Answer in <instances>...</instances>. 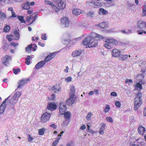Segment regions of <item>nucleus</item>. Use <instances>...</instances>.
Returning a JSON list of instances; mask_svg holds the SVG:
<instances>
[{
    "label": "nucleus",
    "instance_id": "26",
    "mask_svg": "<svg viewBox=\"0 0 146 146\" xmlns=\"http://www.w3.org/2000/svg\"><path fill=\"white\" fill-rule=\"evenodd\" d=\"M99 13L100 14L102 13L104 15H107L108 14V12L103 8H100L99 9Z\"/></svg>",
    "mask_w": 146,
    "mask_h": 146
},
{
    "label": "nucleus",
    "instance_id": "21",
    "mask_svg": "<svg viewBox=\"0 0 146 146\" xmlns=\"http://www.w3.org/2000/svg\"><path fill=\"white\" fill-rule=\"evenodd\" d=\"M74 98H69L66 100V103L69 106H71L74 102Z\"/></svg>",
    "mask_w": 146,
    "mask_h": 146
},
{
    "label": "nucleus",
    "instance_id": "40",
    "mask_svg": "<svg viewBox=\"0 0 146 146\" xmlns=\"http://www.w3.org/2000/svg\"><path fill=\"white\" fill-rule=\"evenodd\" d=\"M19 20L21 21V23H25L26 22L25 21L23 17L19 16Z\"/></svg>",
    "mask_w": 146,
    "mask_h": 146
},
{
    "label": "nucleus",
    "instance_id": "10",
    "mask_svg": "<svg viewBox=\"0 0 146 146\" xmlns=\"http://www.w3.org/2000/svg\"><path fill=\"white\" fill-rule=\"evenodd\" d=\"M18 99V92H16L13 96L11 101L12 104H14L17 102Z\"/></svg>",
    "mask_w": 146,
    "mask_h": 146
},
{
    "label": "nucleus",
    "instance_id": "14",
    "mask_svg": "<svg viewBox=\"0 0 146 146\" xmlns=\"http://www.w3.org/2000/svg\"><path fill=\"white\" fill-rule=\"evenodd\" d=\"M55 56L54 53H52L48 56L44 60L45 62V63L50 60L52 59Z\"/></svg>",
    "mask_w": 146,
    "mask_h": 146
},
{
    "label": "nucleus",
    "instance_id": "41",
    "mask_svg": "<svg viewBox=\"0 0 146 146\" xmlns=\"http://www.w3.org/2000/svg\"><path fill=\"white\" fill-rule=\"evenodd\" d=\"M92 114L90 112L88 113L87 115L86 116V118L88 120H90V117L92 116Z\"/></svg>",
    "mask_w": 146,
    "mask_h": 146
},
{
    "label": "nucleus",
    "instance_id": "52",
    "mask_svg": "<svg viewBox=\"0 0 146 146\" xmlns=\"http://www.w3.org/2000/svg\"><path fill=\"white\" fill-rule=\"evenodd\" d=\"M52 90H55V92H58L60 90L59 89H57L55 87V86H54L52 88Z\"/></svg>",
    "mask_w": 146,
    "mask_h": 146
},
{
    "label": "nucleus",
    "instance_id": "23",
    "mask_svg": "<svg viewBox=\"0 0 146 146\" xmlns=\"http://www.w3.org/2000/svg\"><path fill=\"white\" fill-rule=\"evenodd\" d=\"M22 7L24 9L28 10L30 9L29 2L27 1L25 4L22 5Z\"/></svg>",
    "mask_w": 146,
    "mask_h": 146
},
{
    "label": "nucleus",
    "instance_id": "4",
    "mask_svg": "<svg viewBox=\"0 0 146 146\" xmlns=\"http://www.w3.org/2000/svg\"><path fill=\"white\" fill-rule=\"evenodd\" d=\"M51 117V114L50 113L46 112L43 113L41 116L40 121L42 123H45L48 121Z\"/></svg>",
    "mask_w": 146,
    "mask_h": 146
},
{
    "label": "nucleus",
    "instance_id": "28",
    "mask_svg": "<svg viewBox=\"0 0 146 146\" xmlns=\"http://www.w3.org/2000/svg\"><path fill=\"white\" fill-rule=\"evenodd\" d=\"M31 57L30 55H28L27 56V58H26L25 59V63L27 65H29L30 64L31 62V60L30 59L31 58Z\"/></svg>",
    "mask_w": 146,
    "mask_h": 146
},
{
    "label": "nucleus",
    "instance_id": "16",
    "mask_svg": "<svg viewBox=\"0 0 146 146\" xmlns=\"http://www.w3.org/2000/svg\"><path fill=\"white\" fill-rule=\"evenodd\" d=\"M82 51L80 50H76L72 52V56L73 57L79 56L81 53Z\"/></svg>",
    "mask_w": 146,
    "mask_h": 146
},
{
    "label": "nucleus",
    "instance_id": "49",
    "mask_svg": "<svg viewBox=\"0 0 146 146\" xmlns=\"http://www.w3.org/2000/svg\"><path fill=\"white\" fill-rule=\"evenodd\" d=\"M87 15L88 17H93L94 15V13L91 12H89L87 13Z\"/></svg>",
    "mask_w": 146,
    "mask_h": 146
},
{
    "label": "nucleus",
    "instance_id": "62",
    "mask_svg": "<svg viewBox=\"0 0 146 146\" xmlns=\"http://www.w3.org/2000/svg\"><path fill=\"white\" fill-rule=\"evenodd\" d=\"M38 44L42 47H44L45 46V44L44 43H42L40 42H38Z\"/></svg>",
    "mask_w": 146,
    "mask_h": 146
},
{
    "label": "nucleus",
    "instance_id": "47",
    "mask_svg": "<svg viewBox=\"0 0 146 146\" xmlns=\"http://www.w3.org/2000/svg\"><path fill=\"white\" fill-rule=\"evenodd\" d=\"M9 45L6 43H5L3 45V48L4 50H6L7 49Z\"/></svg>",
    "mask_w": 146,
    "mask_h": 146
},
{
    "label": "nucleus",
    "instance_id": "6",
    "mask_svg": "<svg viewBox=\"0 0 146 146\" xmlns=\"http://www.w3.org/2000/svg\"><path fill=\"white\" fill-rule=\"evenodd\" d=\"M11 60V57L9 56H6L3 58L2 61L3 64L5 66H7L9 64V62Z\"/></svg>",
    "mask_w": 146,
    "mask_h": 146
},
{
    "label": "nucleus",
    "instance_id": "1",
    "mask_svg": "<svg viewBox=\"0 0 146 146\" xmlns=\"http://www.w3.org/2000/svg\"><path fill=\"white\" fill-rule=\"evenodd\" d=\"M104 38V37L95 33L92 32L86 37L83 40L82 44L86 46V48H91L96 46L98 44V41L94 39L97 38L100 40Z\"/></svg>",
    "mask_w": 146,
    "mask_h": 146
},
{
    "label": "nucleus",
    "instance_id": "56",
    "mask_svg": "<svg viewBox=\"0 0 146 146\" xmlns=\"http://www.w3.org/2000/svg\"><path fill=\"white\" fill-rule=\"evenodd\" d=\"M70 90L71 91H75V89L74 88V87L73 85L71 86L70 87Z\"/></svg>",
    "mask_w": 146,
    "mask_h": 146
},
{
    "label": "nucleus",
    "instance_id": "31",
    "mask_svg": "<svg viewBox=\"0 0 146 146\" xmlns=\"http://www.w3.org/2000/svg\"><path fill=\"white\" fill-rule=\"evenodd\" d=\"M45 129L44 128H42L38 130V134L40 135H43L44 134Z\"/></svg>",
    "mask_w": 146,
    "mask_h": 146
},
{
    "label": "nucleus",
    "instance_id": "55",
    "mask_svg": "<svg viewBox=\"0 0 146 146\" xmlns=\"http://www.w3.org/2000/svg\"><path fill=\"white\" fill-rule=\"evenodd\" d=\"M10 44L11 46H13L14 47H15L18 46V44L17 43H15L14 42H12Z\"/></svg>",
    "mask_w": 146,
    "mask_h": 146
},
{
    "label": "nucleus",
    "instance_id": "27",
    "mask_svg": "<svg viewBox=\"0 0 146 146\" xmlns=\"http://www.w3.org/2000/svg\"><path fill=\"white\" fill-rule=\"evenodd\" d=\"M33 47V44H31L28 45L26 48V51L28 53H30Z\"/></svg>",
    "mask_w": 146,
    "mask_h": 146
},
{
    "label": "nucleus",
    "instance_id": "19",
    "mask_svg": "<svg viewBox=\"0 0 146 146\" xmlns=\"http://www.w3.org/2000/svg\"><path fill=\"white\" fill-rule=\"evenodd\" d=\"M6 38L7 39L8 41L11 42L13 40H17V38L13 35H7L6 36Z\"/></svg>",
    "mask_w": 146,
    "mask_h": 146
},
{
    "label": "nucleus",
    "instance_id": "43",
    "mask_svg": "<svg viewBox=\"0 0 146 146\" xmlns=\"http://www.w3.org/2000/svg\"><path fill=\"white\" fill-rule=\"evenodd\" d=\"M106 119L107 121L109 122L113 123V119L111 117H107Z\"/></svg>",
    "mask_w": 146,
    "mask_h": 146
},
{
    "label": "nucleus",
    "instance_id": "11",
    "mask_svg": "<svg viewBox=\"0 0 146 146\" xmlns=\"http://www.w3.org/2000/svg\"><path fill=\"white\" fill-rule=\"evenodd\" d=\"M58 6L60 9H64L66 7L65 0H61L58 4Z\"/></svg>",
    "mask_w": 146,
    "mask_h": 146
},
{
    "label": "nucleus",
    "instance_id": "13",
    "mask_svg": "<svg viewBox=\"0 0 146 146\" xmlns=\"http://www.w3.org/2000/svg\"><path fill=\"white\" fill-rule=\"evenodd\" d=\"M144 82H142V81H140L139 82H137L135 86V88L134 90H137L138 89L141 90L142 89V84H144Z\"/></svg>",
    "mask_w": 146,
    "mask_h": 146
},
{
    "label": "nucleus",
    "instance_id": "48",
    "mask_svg": "<svg viewBox=\"0 0 146 146\" xmlns=\"http://www.w3.org/2000/svg\"><path fill=\"white\" fill-rule=\"evenodd\" d=\"M33 8H30L27 11V13L29 14H31L33 13Z\"/></svg>",
    "mask_w": 146,
    "mask_h": 146
},
{
    "label": "nucleus",
    "instance_id": "22",
    "mask_svg": "<svg viewBox=\"0 0 146 146\" xmlns=\"http://www.w3.org/2000/svg\"><path fill=\"white\" fill-rule=\"evenodd\" d=\"M72 13L76 15H78L82 13V10L80 9H74L73 10Z\"/></svg>",
    "mask_w": 146,
    "mask_h": 146
},
{
    "label": "nucleus",
    "instance_id": "46",
    "mask_svg": "<svg viewBox=\"0 0 146 146\" xmlns=\"http://www.w3.org/2000/svg\"><path fill=\"white\" fill-rule=\"evenodd\" d=\"M75 92L74 91H71L70 93V97L74 98L75 95Z\"/></svg>",
    "mask_w": 146,
    "mask_h": 146
},
{
    "label": "nucleus",
    "instance_id": "38",
    "mask_svg": "<svg viewBox=\"0 0 146 146\" xmlns=\"http://www.w3.org/2000/svg\"><path fill=\"white\" fill-rule=\"evenodd\" d=\"M6 15L5 13L2 12L0 10V17L2 19H4L5 18Z\"/></svg>",
    "mask_w": 146,
    "mask_h": 146
},
{
    "label": "nucleus",
    "instance_id": "3",
    "mask_svg": "<svg viewBox=\"0 0 146 146\" xmlns=\"http://www.w3.org/2000/svg\"><path fill=\"white\" fill-rule=\"evenodd\" d=\"M105 43L104 44V46L109 49H110L112 48V45L118 46L120 43L118 42L116 40L112 38L106 39L105 41Z\"/></svg>",
    "mask_w": 146,
    "mask_h": 146
},
{
    "label": "nucleus",
    "instance_id": "5",
    "mask_svg": "<svg viewBox=\"0 0 146 146\" xmlns=\"http://www.w3.org/2000/svg\"><path fill=\"white\" fill-rule=\"evenodd\" d=\"M67 110V107L64 102H61L59 106V112L60 114H64Z\"/></svg>",
    "mask_w": 146,
    "mask_h": 146
},
{
    "label": "nucleus",
    "instance_id": "57",
    "mask_svg": "<svg viewBox=\"0 0 146 146\" xmlns=\"http://www.w3.org/2000/svg\"><path fill=\"white\" fill-rule=\"evenodd\" d=\"M86 128V126L84 125H83L80 127V129L82 130H84Z\"/></svg>",
    "mask_w": 146,
    "mask_h": 146
},
{
    "label": "nucleus",
    "instance_id": "45",
    "mask_svg": "<svg viewBox=\"0 0 146 146\" xmlns=\"http://www.w3.org/2000/svg\"><path fill=\"white\" fill-rule=\"evenodd\" d=\"M115 104L118 108H119L121 107V104L120 102L118 101H116L115 102Z\"/></svg>",
    "mask_w": 146,
    "mask_h": 146
},
{
    "label": "nucleus",
    "instance_id": "64",
    "mask_svg": "<svg viewBox=\"0 0 146 146\" xmlns=\"http://www.w3.org/2000/svg\"><path fill=\"white\" fill-rule=\"evenodd\" d=\"M143 114L144 116H146V107L144 110Z\"/></svg>",
    "mask_w": 146,
    "mask_h": 146
},
{
    "label": "nucleus",
    "instance_id": "15",
    "mask_svg": "<svg viewBox=\"0 0 146 146\" xmlns=\"http://www.w3.org/2000/svg\"><path fill=\"white\" fill-rule=\"evenodd\" d=\"M36 16H35L34 17L32 15H30V17H27V21L28 23H29L31 21V23H32L36 19Z\"/></svg>",
    "mask_w": 146,
    "mask_h": 146
},
{
    "label": "nucleus",
    "instance_id": "63",
    "mask_svg": "<svg viewBox=\"0 0 146 146\" xmlns=\"http://www.w3.org/2000/svg\"><path fill=\"white\" fill-rule=\"evenodd\" d=\"M13 72L14 73V74H16L18 72V69H13Z\"/></svg>",
    "mask_w": 146,
    "mask_h": 146
},
{
    "label": "nucleus",
    "instance_id": "20",
    "mask_svg": "<svg viewBox=\"0 0 146 146\" xmlns=\"http://www.w3.org/2000/svg\"><path fill=\"white\" fill-rule=\"evenodd\" d=\"M5 107V101H4L0 106V113L1 114H2L3 113Z\"/></svg>",
    "mask_w": 146,
    "mask_h": 146
},
{
    "label": "nucleus",
    "instance_id": "25",
    "mask_svg": "<svg viewBox=\"0 0 146 146\" xmlns=\"http://www.w3.org/2000/svg\"><path fill=\"white\" fill-rule=\"evenodd\" d=\"M128 57V56L126 54H120L118 57L119 60H124L127 59Z\"/></svg>",
    "mask_w": 146,
    "mask_h": 146
},
{
    "label": "nucleus",
    "instance_id": "30",
    "mask_svg": "<svg viewBox=\"0 0 146 146\" xmlns=\"http://www.w3.org/2000/svg\"><path fill=\"white\" fill-rule=\"evenodd\" d=\"M10 30V27L9 25H6L4 28L3 31L5 33L9 32Z\"/></svg>",
    "mask_w": 146,
    "mask_h": 146
},
{
    "label": "nucleus",
    "instance_id": "60",
    "mask_svg": "<svg viewBox=\"0 0 146 146\" xmlns=\"http://www.w3.org/2000/svg\"><path fill=\"white\" fill-rule=\"evenodd\" d=\"M111 95L113 96H116L117 95V94L115 92H113L111 93Z\"/></svg>",
    "mask_w": 146,
    "mask_h": 146
},
{
    "label": "nucleus",
    "instance_id": "37",
    "mask_svg": "<svg viewBox=\"0 0 146 146\" xmlns=\"http://www.w3.org/2000/svg\"><path fill=\"white\" fill-rule=\"evenodd\" d=\"M18 30L17 29H15L13 32V33L14 34V36L16 38H17V39L18 37Z\"/></svg>",
    "mask_w": 146,
    "mask_h": 146
},
{
    "label": "nucleus",
    "instance_id": "12",
    "mask_svg": "<svg viewBox=\"0 0 146 146\" xmlns=\"http://www.w3.org/2000/svg\"><path fill=\"white\" fill-rule=\"evenodd\" d=\"M45 62L43 60L38 62L35 65V68L36 69H38L42 68L45 64Z\"/></svg>",
    "mask_w": 146,
    "mask_h": 146
},
{
    "label": "nucleus",
    "instance_id": "32",
    "mask_svg": "<svg viewBox=\"0 0 146 146\" xmlns=\"http://www.w3.org/2000/svg\"><path fill=\"white\" fill-rule=\"evenodd\" d=\"M110 110V106L106 104V105L105 106V108L104 110V111L105 113H107L108 112V111Z\"/></svg>",
    "mask_w": 146,
    "mask_h": 146
},
{
    "label": "nucleus",
    "instance_id": "39",
    "mask_svg": "<svg viewBox=\"0 0 146 146\" xmlns=\"http://www.w3.org/2000/svg\"><path fill=\"white\" fill-rule=\"evenodd\" d=\"M133 83V80L131 79H127L125 80V84H128L129 85H130L129 83Z\"/></svg>",
    "mask_w": 146,
    "mask_h": 146
},
{
    "label": "nucleus",
    "instance_id": "51",
    "mask_svg": "<svg viewBox=\"0 0 146 146\" xmlns=\"http://www.w3.org/2000/svg\"><path fill=\"white\" fill-rule=\"evenodd\" d=\"M41 38L42 40H46L47 39L46 34H42Z\"/></svg>",
    "mask_w": 146,
    "mask_h": 146
},
{
    "label": "nucleus",
    "instance_id": "35",
    "mask_svg": "<svg viewBox=\"0 0 146 146\" xmlns=\"http://www.w3.org/2000/svg\"><path fill=\"white\" fill-rule=\"evenodd\" d=\"M26 82H27L25 80H21L19 84V88H21V86H23Z\"/></svg>",
    "mask_w": 146,
    "mask_h": 146
},
{
    "label": "nucleus",
    "instance_id": "50",
    "mask_svg": "<svg viewBox=\"0 0 146 146\" xmlns=\"http://www.w3.org/2000/svg\"><path fill=\"white\" fill-rule=\"evenodd\" d=\"M27 135L28 137V141L30 142L33 140V138L31 136L30 134H28Z\"/></svg>",
    "mask_w": 146,
    "mask_h": 146
},
{
    "label": "nucleus",
    "instance_id": "29",
    "mask_svg": "<svg viewBox=\"0 0 146 146\" xmlns=\"http://www.w3.org/2000/svg\"><path fill=\"white\" fill-rule=\"evenodd\" d=\"M106 24L105 22H103L101 23H100L98 25V26L101 28H106Z\"/></svg>",
    "mask_w": 146,
    "mask_h": 146
},
{
    "label": "nucleus",
    "instance_id": "34",
    "mask_svg": "<svg viewBox=\"0 0 146 146\" xmlns=\"http://www.w3.org/2000/svg\"><path fill=\"white\" fill-rule=\"evenodd\" d=\"M130 146H139L136 141H130Z\"/></svg>",
    "mask_w": 146,
    "mask_h": 146
},
{
    "label": "nucleus",
    "instance_id": "36",
    "mask_svg": "<svg viewBox=\"0 0 146 146\" xmlns=\"http://www.w3.org/2000/svg\"><path fill=\"white\" fill-rule=\"evenodd\" d=\"M60 138H57L56 141H54L52 143V146H56L59 142Z\"/></svg>",
    "mask_w": 146,
    "mask_h": 146
},
{
    "label": "nucleus",
    "instance_id": "24",
    "mask_svg": "<svg viewBox=\"0 0 146 146\" xmlns=\"http://www.w3.org/2000/svg\"><path fill=\"white\" fill-rule=\"evenodd\" d=\"M64 117L66 119L67 121L69 120L70 119V113L69 112H64Z\"/></svg>",
    "mask_w": 146,
    "mask_h": 146
},
{
    "label": "nucleus",
    "instance_id": "53",
    "mask_svg": "<svg viewBox=\"0 0 146 146\" xmlns=\"http://www.w3.org/2000/svg\"><path fill=\"white\" fill-rule=\"evenodd\" d=\"M50 127H52L54 129H56L57 128V125H55V123H52L50 125Z\"/></svg>",
    "mask_w": 146,
    "mask_h": 146
},
{
    "label": "nucleus",
    "instance_id": "2",
    "mask_svg": "<svg viewBox=\"0 0 146 146\" xmlns=\"http://www.w3.org/2000/svg\"><path fill=\"white\" fill-rule=\"evenodd\" d=\"M136 96L134 99V108L137 110L142 105L143 102L142 100V94L140 92L136 94Z\"/></svg>",
    "mask_w": 146,
    "mask_h": 146
},
{
    "label": "nucleus",
    "instance_id": "17",
    "mask_svg": "<svg viewBox=\"0 0 146 146\" xmlns=\"http://www.w3.org/2000/svg\"><path fill=\"white\" fill-rule=\"evenodd\" d=\"M138 26L140 29L146 27V23L143 21H139L138 23Z\"/></svg>",
    "mask_w": 146,
    "mask_h": 146
},
{
    "label": "nucleus",
    "instance_id": "54",
    "mask_svg": "<svg viewBox=\"0 0 146 146\" xmlns=\"http://www.w3.org/2000/svg\"><path fill=\"white\" fill-rule=\"evenodd\" d=\"M72 79L71 77H68L66 79V80L67 82H70L71 81Z\"/></svg>",
    "mask_w": 146,
    "mask_h": 146
},
{
    "label": "nucleus",
    "instance_id": "58",
    "mask_svg": "<svg viewBox=\"0 0 146 146\" xmlns=\"http://www.w3.org/2000/svg\"><path fill=\"white\" fill-rule=\"evenodd\" d=\"M12 15L11 16V17H16V15L14 11H13L11 12Z\"/></svg>",
    "mask_w": 146,
    "mask_h": 146
},
{
    "label": "nucleus",
    "instance_id": "18",
    "mask_svg": "<svg viewBox=\"0 0 146 146\" xmlns=\"http://www.w3.org/2000/svg\"><path fill=\"white\" fill-rule=\"evenodd\" d=\"M138 131L140 134L143 135L145 131V129L144 127L140 126L138 129Z\"/></svg>",
    "mask_w": 146,
    "mask_h": 146
},
{
    "label": "nucleus",
    "instance_id": "44",
    "mask_svg": "<svg viewBox=\"0 0 146 146\" xmlns=\"http://www.w3.org/2000/svg\"><path fill=\"white\" fill-rule=\"evenodd\" d=\"M142 14L143 16H146V6L144 5V6L143 8Z\"/></svg>",
    "mask_w": 146,
    "mask_h": 146
},
{
    "label": "nucleus",
    "instance_id": "8",
    "mask_svg": "<svg viewBox=\"0 0 146 146\" xmlns=\"http://www.w3.org/2000/svg\"><path fill=\"white\" fill-rule=\"evenodd\" d=\"M121 51L116 48H114L112 49V56L114 57H119Z\"/></svg>",
    "mask_w": 146,
    "mask_h": 146
},
{
    "label": "nucleus",
    "instance_id": "33",
    "mask_svg": "<svg viewBox=\"0 0 146 146\" xmlns=\"http://www.w3.org/2000/svg\"><path fill=\"white\" fill-rule=\"evenodd\" d=\"M51 7H52L53 9L56 12L59 11L61 9H60L59 7L58 8L54 4H53V5H52Z\"/></svg>",
    "mask_w": 146,
    "mask_h": 146
},
{
    "label": "nucleus",
    "instance_id": "59",
    "mask_svg": "<svg viewBox=\"0 0 146 146\" xmlns=\"http://www.w3.org/2000/svg\"><path fill=\"white\" fill-rule=\"evenodd\" d=\"M34 47L33 48V50L34 51H35L36 50V48L37 47L36 45L35 44H33Z\"/></svg>",
    "mask_w": 146,
    "mask_h": 146
},
{
    "label": "nucleus",
    "instance_id": "9",
    "mask_svg": "<svg viewBox=\"0 0 146 146\" xmlns=\"http://www.w3.org/2000/svg\"><path fill=\"white\" fill-rule=\"evenodd\" d=\"M57 106L55 104L49 103L47 105V108L50 110L53 111L56 108Z\"/></svg>",
    "mask_w": 146,
    "mask_h": 146
},
{
    "label": "nucleus",
    "instance_id": "61",
    "mask_svg": "<svg viewBox=\"0 0 146 146\" xmlns=\"http://www.w3.org/2000/svg\"><path fill=\"white\" fill-rule=\"evenodd\" d=\"M104 130L103 129H102V128H101L100 129V130L99 131V133L100 134H104Z\"/></svg>",
    "mask_w": 146,
    "mask_h": 146
},
{
    "label": "nucleus",
    "instance_id": "7",
    "mask_svg": "<svg viewBox=\"0 0 146 146\" xmlns=\"http://www.w3.org/2000/svg\"><path fill=\"white\" fill-rule=\"evenodd\" d=\"M61 21L64 25L65 27H67L69 26V22L67 17H63L61 19Z\"/></svg>",
    "mask_w": 146,
    "mask_h": 146
},
{
    "label": "nucleus",
    "instance_id": "42",
    "mask_svg": "<svg viewBox=\"0 0 146 146\" xmlns=\"http://www.w3.org/2000/svg\"><path fill=\"white\" fill-rule=\"evenodd\" d=\"M45 3L46 5H50L51 7L53 4L52 2L47 0H45Z\"/></svg>",
    "mask_w": 146,
    "mask_h": 146
}]
</instances>
